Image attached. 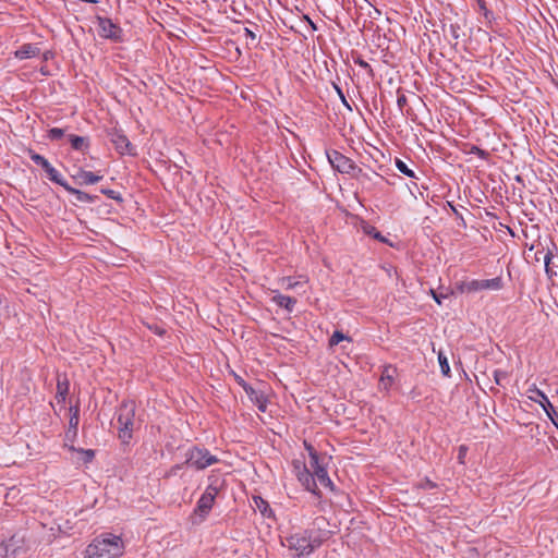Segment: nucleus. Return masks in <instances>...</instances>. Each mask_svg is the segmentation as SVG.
I'll return each instance as SVG.
<instances>
[{"mask_svg": "<svg viewBox=\"0 0 558 558\" xmlns=\"http://www.w3.org/2000/svg\"><path fill=\"white\" fill-rule=\"evenodd\" d=\"M112 143L116 149L122 155H136L135 147L131 144L129 138L122 133H116L112 136Z\"/></svg>", "mask_w": 558, "mask_h": 558, "instance_id": "9d476101", "label": "nucleus"}, {"mask_svg": "<svg viewBox=\"0 0 558 558\" xmlns=\"http://www.w3.org/2000/svg\"><path fill=\"white\" fill-rule=\"evenodd\" d=\"M271 301L276 305L287 310L290 313L294 310V306L296 304V299L288 296V295H284V294H281L278 291H274V295L271 296Z\"/></svg>", "mask_w": 558, "mask_h": 558, "instance_id": "4468645a", "label": "nucleus"}, {"mask_svg": "<svg viewBox=\"0 0 558 558\" xmlns=\"http://www.w3.org/2000/svg\"><path fill=\"white\" fill-rule=\"evenodd\" d=\"M69 392V383L68 380H60L58 379V383H57V399L59 402H64L65 401V398H66V395Z\"/></svg>", "mask_w": 558, "mask_h": 558, "instance_id": "5701e85b", "label": "nucleus"}, {"mask_svg": "<svg viewBox=\"0 0 558 558\" xmlns=\"http://www.w3.org/2000/svg\"><path fill=\"white\" fill-rule=\"evenodd\" d=\"M124 553V543L111 533L96 537L85 549V558H119Z\"/></svg>", "mask_w": 558, "mask_h": 558, "instance_id": "f03ea898", "label": "nucleus"}, {"mask_svg": "<svg viewBox=\"0 0 558 558\" xmlns=\"http://www.w3.org/2000/svg\"><path fill=\"white\" fill-rule=\"evenodd\" d=\"M364 230L367 234L372 235L373 238L378 239L381 242H385V238L381 236V234L374 227L368 226Z\"/></svg>", "mask_w": 558, "mask_h": 558, "instance_id": "2f4dec72", "label": "nucleus"}, {"mask_svg": "<svg viewBox=\"0 0 558 558\" xmlns=\"http://www.w3.org/2000/svg\"><path fill=\"white\" fill-rule=\"evenodd\" d=\"M98 34L100 37L111 39L113 41L122 40V29L110 19L97 17Z\"/></svg>", "mask_w": 558, "mask_h": 558, "instance_id": "6e6552de", "label": "nucleus"}, {"mask_svg": "<svg viewBox=\"0 0 558 558\" xmlns=\"http://www.w3.org/2000/svg\"><path fill=\"white\" fill-rule=\"evenodd\" d=\"M328 161L331 167L340 173L354 174L356 170L355 163L341 153L331 150L327 153Z\"/></svg>", "mask_w": 558, "mask_h": 558, "instance_id": "0eeeda50", "label": "nucleus"}, {"mask_svg": "<svg viewBox=\"0 0 558 558\" xmlns=\"http://www.w3.org/2000/svg\"><path fill=\"white\" fill-rule=\"evenodd\" d=\"M328 537V531L322 529H308L286 537L284 541H282V545L293 551L295 556L305 557L311 555Z\"/></svg>", "mask_w": 558, "mask_h": 558, "instance_id": "f257e3e1", "label": "nucleus"}, {"mask_svg": "<svg viewBox=\"0 0 558 558\" xmlns=\"http://www.w3.org/2000/svg\"><path fill=\"white\" fill-rule=\"evenodd\" d=\"M69 142L73 149L78 151H85L89 147V142L87 137L78 136V135H69Z\"/></svg>", "mask_w": 558, "mask_h": 558, "instance_id": "a211bd4d", "label": "nucleus"}, {"mask_svg": "<svg viewBox=\"0 0 558 558\" xmlns=\"http://www.w3.org/2000/svg\"><path fill=\"white\" fill-rule=\"evenodd\" d=\"M306 21L310 23V26H312L313 29H316L315 24L310 20L308 16H305Z\"/></svg>", "mask_w": 558, "mask_h": 558, "instance_id": "49530a36", "label": "nucleus"}, {"mask_svg": "<svg viewBox=\"0 0 558 558\" xmlns=\"http://www.w3.org/2000/svg\"><path fill=\"white\" fill-rule=\"evenodd\" d=\"M435 486H436V485H435V483H433L432 481H429V480H427V478H426V480H424V481L421 483V487H422V488H425V489H432V488H434Z\"/></svg>", "mask_w": 558, "mask_h": 558, "instance_id": "ea45409f", "label": "nucleus"}, {"mask_svg": "<svg viewBox=\"0 0 558 558\" xmlns=\"http://www.w3.org/2000/svg\"><path fill=\"white\" fill-rule=\"evenodd\" d=\"M253 502H254V508L257 509L263 517H266V518H270L272 517V510L269 506V504L264 500L262 497L259 496H255L253 498Z\"/></svg>", "mask_w": 558, "mask_h": 558, "instance_id": "aec40b11", "label": "nucleus"}, {"mask_svg": "<svg viewBox=\"0 0 558 558\" xmlns=\"http://www.w3.org/2000/svg\"><path fill=\"white\" fill-rule=\"evenodd\" d=\"M438 362H439V366H440V371H441L442 375L450 376V366H449L448 360L441 352H439V354H438Z\"/></svg>", "mask_w": 558, "mask_h": 558, "instance_id": "cd10ccee", "label": "nucleus"}, {"mask_svg": "<svg viewBox=\"0 0 558 558\" xmlns=\"http://www.w3.org/2000/svg\"><path fill=\"white\" fill-rule=\"evenodd\" d=\"M65 190L75 196V199L80 203H94L97 196L89 195L81 190L74 189L70 185L65 186Z\"/></svg>", "mask_w": 558, "mask_h": 558, "instance_id": "6ab92c4d", "label": "nucleus"}, {"mask_svg": "<svg viewBox=\"0 0 558 558\" xmlns=\"http://www.w3.org/2000/svg\"><path fill=\"white\" fill-rule=\"evenodd\" d=\"M29 158L38 166H40L44 170L49 168L50 162L41 155L35 153L34 150H29Z\"/></svg>", "mask_w": 558, "mask_h": 558, "instance_id": "b1692460", "label": "nucleus"}, {"mask_svg": "<svg viewBox=\"0 0 558 558\" xmlns=\"http://www.w3.org/2000/svg\"><path fill=\"white\" fill-rule=\"evenodd\" d=\"M45 171H46V173H47L48 178H49L52 182H54V183H57V184L61 185V186H62V187H64V189H65V186H68V185H69V184H68V182H66V181L62 178V175L59 173V171H58L57 169H54L51 165H50V166H49V168H47Z\"/></svg>", "mask_w": 558, "mask_h": 558, "instance_id": "4be33fe9", "label": "nucleus"}, {"mask_svg": "<svg viewBox=\"0 0 558 558\" xmlns=\"http://www.w3.org/2000/svg\"><path fill=\"white\" fill-rule=\"evenodd\" d=\"M82 452L85 454V460L86 461H92L94 456H95V452L92 449L82 450Z\"/></svg>", "mask_w": 558, "mask_h": 558, "instance_id": "a19ab883", "label": "nucleus"}, {"mask_svg": "<svg viewBox=\"0 0 558 558\" xmlns=\"http://www.w3.org/2000/svg\"><path fill=\"white\" fill-rule=\"evenodd\" d=\"M73 178L81 184H95L102 179V175L80 168Z\"/></svg>", "mask_w": 558, "mask_h": 558, "instance_id": "dca6fc26", "label": "nucleus"}, {"mask_svg": "<svg viewBox=\"0 0 558 558\" xmlns=\"http://www.w3.org/2000/svg\"><path fill=\"white\" fill-rule=\"evenodd\" d=\"M450 29H451L452 37L457 39V38L459 37V35H458V33H457L456 27H454L453 25H451V26H450Z\"/></svg>", "mask_w": 558, "mask_h": 558, "instance_id": "a18cd8bd", "label": "nucleus"}, {"mask_svg": "<svg viewBox=\"0 0 558 558\" xmlns=\"http://www.w3.org/2000/svg\"><path fill=\"white\" fill-rule=\"evenodd\" d=\"M355 63L359 64L361 68L367 70L369 73L373 72L371 65L366 61H364L362 59H357V60H355Z\"/></svg>", "mask_w": 558, "mask_h": 558, "instance_id": "e433bc0d", "label": "nucleus"}, {"mask_svg": "<svg viewBox=\"0 0 558 558\" xmlns=\"http://www.w3.org/2000/svg\"><path fill=\"white\" fill-rule=\"evenodd\" d=\"M380 380L386 389L392 384V376L388 373V368L384 371Z\"/></svg>", "mask_w": 558, "mask_h": 558, "instance_id": "473e14b6", "label": "nucleus"}, {"mask_svg": "<svg viewBox=\"0 0 558 558\" xmlns=\"http://www.w3.org/2000/svg\"><path fill=\"white\" fill-rule=\"evenodd\" d=\"M71 416L69 420V428L65 432V440L73 442L77 436V427L80 422V409L78 407L70 408Z\"/></svg>", "mask_w": 558, "mask_h": 558, "instance_id": "9b49d317", "label": "nucleus"}, {"mask_svg": "<svg viewBox=\"0 0 558 558\" xmlns=\"http://www.w3.org/2000/svg\"><path fill=\"white\" fill-rule=\"evenodd\" d=\"M185 458L184 464L197 471L205 470L219 461V459L211 454L207 448L198 446L190 448L185 453Z\"/></svg>", "mask_w": 558, "mask_h": 558, "instance_id": "20e7f679", "label": "nucleus"}, {"mask_svg": "<svg viewBox=\"0 0 558 558\" xmlns=\"http://www.w3.org/2000/svg\"><path fill=\"white\" fill-rule=\"evenodd\" d=\"M101 193L114 201H122L120 194L113 190L101 189Z\"/></svg>", "mask_w": 558, "mask_h": 558, "instance_id": "72a5a7b5", "label": "nucleus"}, {"mask_svg": "<svg viewBox=\"0 0 558 558\" xmlns=\"http://www.w3.org/2000/svg\"><path fill=\"white\" fill-rule=\"evenodd\" d=\"M335 89H336V92H337V94H338V96H339V98H340L341 102L343 104V106H344L348 110L352 111V107H351V106H350V104L348 102V100H347V98H345V96H344V94H343L342 89H341L338 85H335Z\"/></svg>", "mask_w": 558, "mask_h": 558, "instance_id": "7c9ffc66", "label": "nucleus"}, {"mask_svg": "<svg viewBox=\"0 0 558 558\" xmlns=\"http://www.w3.org/2000/svg\"><path fill=\"white\" fill-rule=\"evenodd\" d=\"M294 469L296 472V476L299 482L304 486V488L314 495H319V490L317 488L316 481L314 478V475L310 471V469L302 462L295 461L294 462Z\"/></svg>", "mask_w": 558, "mask_h": 558, "instance_id": "1a4fd4ad", "label": "nucleus"}, {"mask_svg": "<svg viewBox=\"0 0 558 558\" xmlns=\"http://www.w3.org/2000/svg\"><path fill=\"white\" fill-rule=\"evenodd\" d=\"M215 498L204 493L197 501L195 512L205 518L213 508Z\"/></svg>", "mask_w": 558, "mask_h": 558, "instance_id": "2eb2a0df", "label": "nucleus"}, {"mask_svg": "<svg viewBox=\"0 0 558 558\" xmlns=\"http://www.w3.org/2000/svg\"><path fill=\"white\" fill-rule=\"evenodd\" d=\"M494 380L497 385L504 386L505 380L508 378L509 374L507 371L495 369L493 373Z\"/></svg>", "mask_w": 558, "mask_h": 558, "instance_id": "c85d7f7f", "label": "nucleus"}, {"mask_svg": "<svg viewBox=\"0 0 558 558\" xmlns=\"http://www.w3.org/2000/svg\"><path fill=\"white\" fill-rule=\"evenodd\" d=\"M225 478L220 474L213 472L208 476V485L204 493H206L207 495H211L214 498H216L218 494L225 488Z\"/></svg>", "mask_w": 558, "mask_h": 558, "instance_id": "f8f14e48", "label": "nucleus"}, {"mask_svg": "<svg viewBox=\"0 0 558 558\" xmlns=\"http://www.w3.org/2000/svg\"><path fill=\"white\" fill-rule=\"evenodd\" d=\"M245 391L250 396L251 400L257 405L258 410L265 412L267 404L264 396L255 391L253 388H245Z\"/></svg>", "mask_w": 558, "mask_h": 558, "instance_id": "412c9836", "label": "nucleus"}, {"mask_svg": "<svg viewBox=\"0 0 558 558\" xmlns=\"http://www.w3.org/2000/svg\"><path fill=\"white\" fill-rule=\"evenodd\" d=\"M545 272L549 279L554 278L557 275V272L550 268V265L545 266Z\"/></svg>", "mask_w": 558, "mask_h": 558, "instance_id": "37998d69", "label": "nucleus"}, {"mask_svg": "<svg viewBox=\"0 0 558 558\" xmlns=\"http://www.w3.org/2000/svg\"><path fill=\"white\" fill-rule=\"evenodd\" d=\"M529 392H530L529 398L534 402H538L542 405V408L547 412V414L550 416L549 410L554 411V407L550 403V401L548 400L547 396L542 390L536 388L535 386L530 388Z\"/></svg>", "mask_w": 558, "mask_h": 558, "instance_id": "ddd939ff", "label": "nucleus"}, {"mask_svg": "<svg viewBox=\"0 0 558 558\" xmlns=\"http://www.w3.org/2000/svg\"><path fill=\"white\" fill-rule=\"evenodd\" d=\"M64 136V130L60 128H52L48 131V138L51 141H59Z\"/></svg>", "mask_w": 558, "mask_h": 558, "instance_id": "c756f323", "label": "nucleus"}, {"mask_svg": "<svg viewBox=\"0 0 558 558\" xmlns=\"http://www.w3.org/2000/svg\"><path fill=\"white\" fill-rule=\"evenodd\" d=\"M430 294L436 303L441 304V299L446 298L444 294H438L435 290H430Z\"/></svg>", "mask_w": 558, "mask_h": 558, "instance_id": "58836bf2", "label": "nucleus"}, {"mask_svg": "<svg viewBox=\"0 0 558 558\" xmlns=\"http://www.w3.org/2000/svg\"><path fill=\"white\" fill-rule=\"evenodd\" d=\"M464 451H465V448L462 446L460 447V454H459V459L462 458V456L464 454Z\"/></svg>", "mask_w": 558, "mask_h": 558, "instance_id": "de8ad7c7", "label": "nucleus"}, {"mask_svg": "<svg viewBox=\"0 0 558 558\" xmlns=\"http://www.w3.org/2000/svg\"><path fill=\"white\" fill-rule=\"evenodd\" d=\"M319 521H325L324 518L316 519L315 524L319 525Z\"/></svg>", "mask_w": 558, "mask_h": 558, "instance_id": "09e8293b", "label": "nucleus"}, {"mask_svg": "<svg viewBox=\"0 0 558 558\" xmlns=\"http://www.w3.org/2000/svg\"><path fill=\"white\" fill-rule=\"evenodd\" d=\"M502 287H504L502 279L500 277H496L493 279H483V280L473 279L470 281H464L459 286V290L462 293H464V292L472 293V292H477V291H482V290L498 291V290L502 289Z\"/></svg>", "mask_w": 558, "mask_h": 558, "instance_id": "423d86ee", "label": "nucleus"}, {"mask_svg": "<svg viewBox=\"0 0 558 558\" xmlns=\"http://www.w3.org/2000/svg\"><path fill=\"white\" fill-rule=\"evenodd\" d=\"M244 35L246 38H250L251 40H255L256 38V34L247 27L244 28Z\"/></svg>", "mask_w": 558, "mask_h": 558, "instance_id": "79ce46f5", "label": "nucleus"}, {"mask_svg": "<svg viewBox=\"0 0 558 558\" xmlns=\"http://www.w3.org/2000/svg\"><path fill=\"white\" fill-rule=\"evenodd\" d=\"M396 167L404 175L409 178H415L414 172L408 167V165L404 161L396 159Z\"/></svg>", "mask_w": 558, "mask_h": 558, "instance_id": "a878e982", "label": "nucleus"}, {"mask_svg": "<svg viewBox=\"0 0 558 558\" xmlns=\"http://www.w3.org/2000/svg\"><path fill=\"white\" fill-rule=\"evenodd\" d=\"M40 49L34 44H25L15 51V57L20 60L29 59L39 54Z\"/></svg>", "mask_w": 558, "mask_h": 558, "instance_id": "f3484780", "label": "nucleus"}, {"mask_svg": "<svg viewBox=\"0 0 558 558\" xmlns=\"http://www.w3.org/2000/svg\"><path fill=\"white\" fill-rule=\"evenodd\" d=\"M185 464L182 463V464H175L173 465L169 472H168V476H173L178 473V471H180Z\"/></svg>", "mask_w": 558, "mask_h": 558, "instance_id": "4c0bfd02", "label": "nucleus"}, {"mask_svg": "<svg viewBox=\"0 0 558 558\" xmlns=\"http://www.w3.org/2000/svg\"><path fill=\"white\" fill-rule=\"evenodd\" d=\"M282 287L287 290H294L303 284L300 281L294 280L291 277H284L281 279Z\"/></svg>", "mask_w": 558, "mask_h": 558, "instance_id": "bb28decb", "label": "nucleus"}, {"mask_svg": "<svg viewBox=\"0 0 558 558\" xmlns=\"http://www.w3.org/2000/svg\"><path fill=\"white\" fill-rule=\"evenodd\" d=\"M343 340L350 341L351 339L348 336H345L343 332L336 330L329 339V345L335 347Z\"/></svg>", "mask_w": 558, "mask_h": 558, "instance_id": "393cba45", "label": "nucleus"}, {"mask_svg": "<svg viewBox=\"0 0 558 558\" xmlns=\"http://www.w3.org/2000/svg\"><path fill=\"white\" fill-rule=\"evenodd\" d=\"M306 450L310 456V468L313 470L315 481L317 480L322 486L333 489V484L328 476L326 468L320 463L319 456L312 445L305 442Z\"/></svg>", "mask_w": 558, "mask_h": 558, "instance_id": "39448f33", "label": "nucleus"}, {"mask_svg": "<svg viewBox=\"0 0 558 558\" xmlns=\"http://www.w3.org/2000/svg\"><path fill=\"white\" fill-rule=\"evenodd\" d=\"M554 257L553 250L548 248L545 256H544V264L545 266H549Z\"/></svg>", "mask_w": 558, "mask_h": 558, "instance_id": "c9c22d12", "label": "nucleus"}, {"mask_svg": "<svg viewBox=\"0 0 558 558\" xmlns=\"http://www.w3.org/2000/svg\"><path fill=\"white\" fill-rule=\"evenodd\" d=\"M135 402L123 401L117 411L118 436L123 442H129L136 428Z\"/></svg>", "mask_w": 558, "mask_h": 558, "instance_id": "7ed1b4c3", "label": "nucleus"}, {"mask_svg": "<svg viewBox=\"0 0 558 558\" xmlns=\"http://www.w3.org/2000/svg\"><path fill=\"white\" fill-rule=\"evenodd\" d=\"M480 9L484 12V15L487 16L489 11L487 10L485 2L483 0H478Z\"/></svg>", "mask_w": 558, "mask_h": 558, "instance_id": "c03bdc74", "label": "nucleus"}, {"mask_svg": "<svg viewBox=\"0 0 558 558\" xmlns=\"http://www.w3.org/2000/svg\"><path fill=\"white\" fill-rule=\"evenodd\" d=\"M407 102H408V99H407V96L404 94L398 95L397 105H398L400 110L403 109V107L407 105Z\"/></svg>", "mask_w": 558, "mask_h": 558, "instance_id": "f704fd0d", "label": "nucleus"}]
</instances>
